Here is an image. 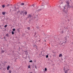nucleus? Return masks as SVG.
Wrapping results in <instances>:
<instances>
[{
    "instance_id": "1",
    "label": "nucleus",
    "mask_w": 73,
    "mask_h": 73,
    "mask_svg": "<svg viewBox=\"0 0 73 73\" xmlns=\"http://www.w3.org/2000/svg\"><path fill=\"white\" fill-rule=\"evenodd\" d=\"M64 8L63 11H64V12L65 13H68V10H67V9H66V7H64Z\"/></svg>"
},
{
    "instance_id": "2",
    "label": "nucleus",
    "mask_w": 73,
    "mask_h": 73,
    "mask_svg": "<svg viewBox=\"0 0 73 73\" xmlns=\"http://www.w3.org/2000/svg\"><path fill=\"white\" fill-rule=\"evenodd\" d=\"M32 15H31V14H29L28 15V17H27L26 18L27 20V18L29 19L30 20H31V18H32Z\"/></svg>"
},
{
    "instance_id": "3",
    "label": "nucleus",
    "mask_w": 73,
    "mask_h": 73,
    "mask_svg": "<svg viewBox=\"0 0 73 73\" xmlns=\"http://www.w3.org/2000/svg\"><path fill=\"white\" fill-rule=\"evenodd\" d=\"M34 48H36V49H37V46H36V45H34Z\"/></svg>"
},
{
    "instance_id": "4",
    "label": "nucleus",
    "mask_w": 73,
    "mask_h": 73,
    "mask_svg": "<svg viewBox=\"0 0 73 73\" xmlns=\"http://www.w3.org/2000/svg\"><path fill=\"white\" fill-rule=\"evenodd\" d=\"M66 3L67 4V5H69L70 4V2L69 1H66Z\"/></svg>"
},
{
    "instance_id": "5",
    "label": "nucleus",
    "mask_w": 73,
    "mask_h": 73,
    "mask_svg": "<svg viewBox=\"0 0 73 73\" xmlns=\"http://www.w3.org/2000/svg\"><path fill=\"white\" fill-rule=\"evenodd\" d=\"M61 56H62V55L61 54H60L59 56V57H61Z\"/></svg>"
},
{
    "instance_id": "6",
    "label": "nucleus",
    "mask_w": 73,
    "mask_h": 73,
    "mask_svg": "<svg viewBox=\"0 0 73 73\" xmlns=\"http://www.w3.org/2000/svg\"><path fill=\"white\" fill-rule=\"evenodd\" d=\"M41 9H43L44 7V6L42 5L41 6Z\"/></svg>"
},
{
    "instance_id": "7",
    "label": "nucleus",
    "mask_w": 73,
    "mask_h": 73,
    "mask_svg": "<svg viewBox=\"0 0 73 73\" xmlns=\"http://www.w3.org/2000/svg\"><path fill=\"white\" fill-rule=\"evenodd\" d=\"M68 70H64V72H65V73H68Z\"/></svg>"
},
{
    "instance_id": "8",
    "label": "nucleus",
    "mask_w": 73,
    "mask_h": 73,
    "mask_svg": "<svg viewBox=\"0 0 73 73\" xmlns=\"http://www.w3.org/2000/svg\"><path fill=\"white\" fill-rule=\"evenodd\" d=\"M9 68H10V66H8L7 67V70H9Z\"/></svg>"
},
{
    "instance_id": "9",
    "label": "nucleus",
    "mask_w": 73,
    "mask_h": 73,
    "mask_svg": "<svg viewBox=\"0 0 73 73\" xmlns=\"http://www.w3.org/2000/svg\"><path fill=\"white\" fill-rule=\"evenodd\" d=\"M2 13L3 14V15H5V12H3Z\"/></svg>"
},
{
    "instance_id": "10",
    "label": "nucleus",
    "mask_w": 73,
    "mask_h": 73,
    "mask_svg": "<svg viewBox=\"0 0 73 73\" xmlns=\"http://www.w3.org/2000/svg\"><path fill=\"white\" fill-rule=\"evenodd\" d=\"M24 5V3H22L20 4L21 5Z\"/></svg>"
},
{
    "instance_id": "11",
    "label": "nucleus",
    "mask_w": 73,
    "mask_h": 73,
    "mask_svg": "<svg viewBox=\"0 0 73 73\" xmlns=\"http://www.w3.org/2000/svg\"><path fill=\"white\" fill-rule=\"evenodd\" d=\"M9 73H12V71H11V70H9Z\"/></svg>"
},
{
    "instance_id": "12",
    "label": "nucleus",
    "mask_w": 73,
    "mask_h": 73,
    "mask_svg": "<svg viewBox=\"0 0 73 73\" xmlns=\"http://www.w3.org/2000/svg\"><path fill=\"white\" fill-rule=\"evenodd\" d=\"M12 34V35H14V31H13L11 32Z\"/></svg>"
},
{
    "instance_id": "13",
    "label": "nucleus",
    "mask_w": 73,
    "mask_h": 73,
    "mask_svg": "<svg viewBox=\"0 0 73 73\" xmlns=\"http://www.w3.org/2000/svg\"><path fill=\"white\" fill-rule=\"evenodd\" d=\"M27 29H28V30H30V27H27Z\"/></svg>"
},
{
    "instance_id": "14",
    "label": "nucleus",
    "mask_w": 73,
    "mask_h": 73,
    "mask_svg": "<svg viewBox=\"0 0 73 73\" xmlns=\"http://www.w3.org/2000/svg\"><path fill=\"white\" fill-rule=\"evenodd\" d=\"M30 7H35V5H31V6H30Z\"/></svg>"
},
{
    "instance_id": "15",
    "label": "nucleus",
    "mask_w": 73,
    "mask_h": 73,
    "mask_svg": "<svg viewBox=\"0 0 73 73\" xmlns=\"http://www.w3.org/2000/svg\"><path fill=\"white\" fill-rule=\"evenodd\" d=\"M19 29H20V28H19V29H17V30H18L19 32H20V30Z\"/></svg>"
},
{
    "instance_id": "16",
    "label": "nucleus",
    "mask_w": 73,
    "mask_h": 73,
    "mask_svg": "<svg viewBox=\"0 0 73 73\" xmlns=\"http://www.w3.org/2000/svg\"><path fill=\"white\" fill-rule=\"evenodd\" d=\"M25 15H27V12L25 11Z\"/></svg>"
},
{
    "instance_id": "17",
    "label": "nucleus",
    "mask_w": 73,
    "mask_h": 73,
    "mask_svg": "<svg viewBox=\"0 0 73 73\" xmlns=\"http://www.w3.org/2000/svg\"><path fill=\"white\" fill-rule=\"evenodd\" d=\"M13 31H16V29H13Z\"/></svg>"
},
{
    "instance_id": "18",
    "label": "nucleus",
    "mask_w": 73,
    "mask_h": 73,
    "mask_svg": "<svg viewBox=\"0 0 73 73\" xmlns=\"http://www.w3.org/2000/svg\"><path fill=\"white\" fill-rule=\"evenodd\" d=\"M44 70L45 71H46L47 70V69L46 68H44Z\"/></svg>"
},
{
    "instance_id": "19",
    "label": "nucleus",
    "mask_w": 73,
    "mask_h": 73,
    "mask_svg": "<svg viewBox=\"0 0 73 73\" xmlns=\"http://www.w3.org/2000/svg\"><path fill=\"white\" fill-rule=\"evenodd\" d=\"M41 11V9H39L38 10V12H39V11Z\"/></svg>"
},
{
    "instance_id": "20",
    "label": "nucleus",
    "mask_w": 73,
    "mask_h": 73,
    "mask_svg": "<svg viewBox=\"0 0 73 73\" xmlns=\"http://www.w3.org/2000/svg\"><path fill=\"white\" fill-rule=\"evenodd\" d=\"M6 36H7V37H8L9 36H8V34H7L6 35Z\"/></svg>"
},
{
    "instance_id": "21",
    "label": "nucleus",
    "mask_w": 73,
    "mask_h": 73,
    "mask_svg": "<svg viewBox=\"0 0 73 73\" xmlns=\"http://www.w3.org/2000/svg\"><path fill=\"white\" fill-rule=\"evenodd\" d=\"M4 52H5V51L2 50L1 51V53H4Z\"/></svg>"
},
{
    "instance_id": "22",
    "label": "nucleus",
    "mask_w": 73,
    "mask_h": 73,
    "mask_svg": "<svg viewBox=\"0 0 73 73\" xmlns=\"http://www.w3.org/2000/svg\"><path fill=\"white\" fill-rule=\"evenodd\" d=\"M7 25H6L4 26L5 28H7Z\"/></svg>"
},
{
    "instance_id": "23",
    "label": "nucleus",
    "mask_w": 73,
    "mask_h": 73,
    "mask_svg": "<svg viewBox=\"0 0 73 73\" xmlns=\"http://www.w3.org/2000/svg\"><path fill=\"white\" fill-rule=\"evenodd\" d=\"M28 68H31V66L30 65L28 66Z\"/></svg>"
},
{
    "instance_id": "24",
    "label": "nucleus",
    "mask_w": 73,
    "mask_h": 73,
    "mask_svg": "<svg viewBox=\"0 0 73 73\" xmlns=\"http://www.w3.org/2000/svg\"><path fill=\"white\" fill-rule=\"evenodd\" d=\"M2 7H3V8H4L5 7V5H2Z\"/></svg>"
},
{
    "instance_id": "25",
    "label": "nucleus",
    "mask_w": 73,
    "mask_h": 73,
    "mask_svg": "<svg viewBox=\"0 0 73 73\" xmlns=\"http://www.w3.org/2000/svg\"><path fill=\"white\" fill-rule=\"evenodd\" d=\"M46 58H48V55H47L46 56Z\"/></svg>"
},
{
    "instance_id": "26",
    "label": "nucleus",
    "mask_w": 73,
    "mask_h": 73,
    "mask_svg": "<svg viewBox=\"0 0 73 73\" xmlns=\"http://www.w3.org/2000/svg\"><path fill=\"white\" fill-rule=\"evenodd\" d=\"M32 60H31L30 61H29L30 62H32Z\"/></svg>"
},
{
    "instance_id": "27",
    "label": "nucleus",
    "mask_w": 73,
    "mask_h": 73,
    "mask_svg": "<svg viewBox=\"0 0 73 73\" xmlns=\"http://www.w3.org/2000/svg\"><path fill=\"white\" fill-rule=\"evenodd\" d=\"M36 33L35 32V35H34V36H36Z\"/></svg>"
},
{
    "instance_id": "28",
    "label": "nucleus",
    "mask_w": 73,
    "mask_h": 73,
    "mask_svg": "<svg viewBox=\"0 0 73 73\" xmlns=\"http://www.w3.org/2000/svg\"><path fill=\"white\" fill-rule=\"evenodd\" d=\"M68 6H67V8H69V5H68Z\"/></svg>"
},
{
    "instance_id": "29",
    "label": "nucleus",
    "mask_w": 73,
    "mask_h": 73,
    "mask_svg": "<svg viewBox=\"0 0 73 73\" xmlns=\"http://www.w3.org/2000/svg\"><path fill=\"white\" fill-rule=\"evenodd\" d=\"M36 28H37V29H38V27H36Z\"/></svg>"
},
{
    "instance_id": "30",
    "label": "nucleus",
    "mask_w": 73,
    "mask_h": 73,
    "mask_svg": "<svg viewBox=\"0 0 73 73\" xmlns=\"http://www.w3.org/2000/svg\"><path fill=\"white\" fill-rule=\"evenodd\" d=\"M25 52V53H26V52H27V51H24Z\"/></svg>"
},
{
    "instance_id": "31",
    "label": "nucleus",
    "mask_w": 73,
    "mask_h": 73,
    "mask_svg": "<svg viewBox=\"0 0 73 73\" xmlns=\"http://www.w3.org/2000/svg\"><path fill=\"white\" fill-rule=\"evenodd\" d=\"M63 69H64V71L65 70V68H64Z\"/></svg>"
},
{
    "instance_id": "32",
    "label": "nucleus",
    "mask_w": 73,
    "mask_h": 73,
    "mask_svg": "<svg viewBox=\"0 0 73 73\" xmlns=\"http://www.w3.org/2000/svg\"><path fill=\"white\" fill-rule=\"evenodd\" d=\"M9 5H10L9 4H8V5H7V6H9Z\"/></svg>"
},
{
    "instance_id": "33",
    "label": "nucleus",
    "mask_w": 73,
    "mask_h": 73,
    "mask_svg": "<svg viewBox=\"0 0 73 73\" xmlns=\"http://www.w3.org/2000/svg\"><path fill=\"white\" fill-rule=\"evenodd\" d=\"M19 12H20V11H18V13H19Z\"/></svg>"
},
{
    "instance_id": "34",
    "label": "nucleus",
    "mask_w": 73,
    "mask_h": 73,
    "mask_svg": "<svg viewBox=\"0 0 73 73\" xmlns=\"http://www.w3.org/2000/svg\"><path fill=\"white\" fill-rule=\"evenodd\" d=\"M67 70H68V71L69 70V69H68Z\"/></svg>"
},
{
    "instance_id": "35",
    "label": "nucleus",
    "mask_w": 73,
    "mask_h": 73,
    "mask_svg": "<svg viewBox=\"0 0 73 73\" xmlns=\"http://www.w3.org/2000/svg\"><path fill=\"white\" fill-rule=\"evenodd\" d=\"M44 41H45V42H46V40H44Z\"/></svg>"
},
{
    "instance_id": "36",
    "label": "nucleus",
    "mask_w": 73,
    "mask_h": 73,
    "mask_svg": "<svg viewBox=\"0 0 73 73\" xmlns=\"http://www.w3.org/2000/svg\"><path fill=\"white\" fill-rule=\"evenodd\" d=\"M17 7H19V5H17Z\"/></svg>"
},
{
    "instance_id": "37",
    "label": "nucleus",
    "mask_w": 73,
    "mask_h": 73,
    "mask_svg": "<svg viewBox=\"0 0 73 73\" xmlns=\"http://www.w3.org/2000/svg\"><path fill=\"white\" fill-rule=\"evenodd\" d=\"M5 38V37H4V38Z\"/></svg>"
},
{
    "instance_id": "38",
    "label": "nucleus",
    "mask_w": 73,
    "mask_h": 73,
    "mask_svg": "<svg viewBox=\"0 0 73 73\" xmlns=\"http://www.w3.org/2000/svg\"><path fill=\"white\" fill-rule=\"evenodd\" d=\"M65 40H67V39H66V38H65Z\"/></svg>"
},
{
    "instance_id": "39",
    "label": "nucleus",
    "mask_w": 73,
    "mask_h": 73,
    "mask_svg": "<svg viewBox=\"0 0 73 73\" xmlns=\"http://www.w3.org/2000/svg\"><path fill=\"white\" fill-rule=\"evenodd\" d=\"M60 0V1H62V0Z\"/></svg>"
},
{
    "instance_id": "40",
    "label": "nucleus",
    "mask_w": 73,
    "mask_h": 73,
    "mask_svg": "<svg viewBox=\"0 0 73 73\" xmlns=\"http://www.w3.org/2000/svg\"><path fill=\"white\" fill-rule=\"evenodd\" d=\"M20 14H21V13H20Z\"/></svg>"
},
{
    "instance_id": "41",
    "label": "nucleus",
    "mask_w": 73,
    "mask_h": 73,
    "mask_svg": "<svg viewBox=\"0 0 73 73\" xmlns=\"http://www.w3.org/2000/svg\"><path fill=\"white\" fill-rule=\"evenodd\" d=\"M15 8H16V7H15Z\"/></svg>"
},
{
    "instance_id": "42",
    "label": "nucleus",
    "mask_w": 73,
    "mask_h": 73,
    "mask_svg": "<svg viewBox=\"0 0 73 73\" xmlns=\"http://www.w3.org/2000/svg\"><path fill=\"white\" fill-rule=\"evenodd\" d=\"M25 3H27V2H25Z\"/></svg>"
},
{
    "instance_id": "43",
    "label": "nucleus",
    "mask_w": 73,
    "mask_h": 73,
    "mask_svg": "<svg viewBox=\"0 0 73 73\" xmlns=\"http://www.w3.org/2000/svg\"><path fill=\"white\" fill-rule=\"evenodd\" d=\"M39 41H40V40H39Z\"/></svg>"
}]
</instances>
